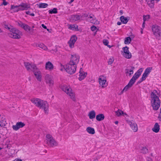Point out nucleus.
<instances>
[{
	"label": "nucleus",
	"instance_id": "f257e3e1",
	"mask_svg": "<svg viewBox=\"0 0 161 161\" xmlns=\"http://www.w3.org/2000/svg\"><path fill=\"white\" fill-rule=\"evenodd\" d=\"M160 95V92L155 90H153L151 93V103L154 110H158L160 106V102L159 97Z\"/></svg>",
	"mask_w": 161,
	"mask_h": 161
},
{
	"label": "nucleus",
	"instance_id": "f03ea898",
	"mask_svg": "<svg viewBox=\"0 0 161 161\" xmlns=\"http://www.w3.org/2000/svg\"><path fill=\"white\" fill-rule=\"evenodd\" d=\"M31 100L36 107L40 108L43 109L45 114H48L49 104L46 101L37 98H32Z\"/></svg>",
	"mask_w": 161,
	"mask_h": 161
},
{
	"label": "nucleus",
	"instance_id": "7ed1b4c3",
	"mask_svg": "<svg viewBox=\"0 0 161 161\" xmlns=\"http://www.w3.org/2000/svg\"><path fill=\"white\" fill-rule=\"evenodd\" d=\"M30 8V4L26 3H22L19 5H11L10 10L14 12H17L19 11L27 10Z\"/></svg>",
	"mask_w": 161,
	"mask_h": 161
},
{
	"label": "nucleus",
	"instance_id": "20e7f679",
	"mask_svg": "<svg viewBox=\"0 0 161 161\" xmlns=\"http://www.w3.org/2000/svg\"><path fill=\"white\" fill-rule=\"evenodd\" d=\"M61 89L70 97L73 101H75V93L69 86L63 85L62 86Z\"/></svg>",
	"mask_w": 161,
	"mask_h": 161
},
{
	"label": "nucleus",
	"instance_id": "39448f33",
	"mask_svg": "<svg viewBox=\"0 0 161 161\" xmlns=\"http://www.w3.org/2000/svg\"><path fill=\"white\" fill-rule=\"evenodd\" d=\"M152 29L154 36L159 40L161 37V27L157 25H154L152 26Z\"/></svg>",
	"mask_w": 161,
	"mask_h": 161
},
{
	"label": "nucleus",
	"instance_id": "423d86ee",
	"mask_svg": "<svg viewBox=\"0 0 161 161\" xmlns=\"http://www.w3.org/2000/svg\"><path fill=\"white\" fill-rule=\"evenodd\" d=\"M9 36L14 39H19L22 35V32L18 29L13 28L9 33Z\"/></svg>",
	"mask_w": 161,
	"mask_h": 161
},
{
	"label": "nucleus",
	"instance_id": "0eeeda50",
	"mask_svg": "<svg viewBox=\"0 0 161 161\" xmlns=\"http://www.w3.org/2000/svg\"><path fill=\"white\" fill-rule=\"evenodd\" d=\"M46 143L50 147L57 146V142L54 139L52 136L50 134H47L46 136Z\"/></svg>",
	"mask_w": 161,
	"mask_h": 161
},
{
	"label": "nucleus",
	"instance_id": "6e6552de",
	"mask_svg": "<svg viewBox=\"0 0 161 161\" xmlns=\"http://www.w3.org/2000/svg\"><path fill=\"white\" fill-rule=\"evenodd\" d=\"M76 67V66L68 63L66 65L65 70L68 73L71 75L75 72Z\"/></svg>",
	"mask_w": 161,
	"mask_h": 161
},
{
	"label": "nucleus",
	"instance_id": "1a4fd4ad",
	"mask_svg": "<svg viewBox=\"0 0 161 161\" xmlns=\"http://www.w3.org/2000/svg\"><path fill=\"white\" fill-rule=\"evenodd\" d=\"M79 59L80 57L78 55L76 54H71L69 63L76 66L79 62Z\"/></svg>",
	"mask_w": 161,
	"mask_h": 161
},
{
	"label": "nucleus",
	"instance_id": "9d476101",
	"mask_svg": "<svg viewBox=\"0 0 161 161\" xmlns=\"http://www.w3.org/2000/svg\"><path fill=\"white\" fill-rule=\"evenodd\" d=\"M24 64L27 70L29 71H35L37 69L36 65L34 64H31L27 62H24Z\"/></svg>",
	"mask_w": 161,
	"mask_h": 161
},
{
	"label": "nucleus",
	"instance_id": "9b49d317",
	"mask_svg": "<svg viewBox=\"0 0 161 161\" xmlns=\"http://www.w3.org/2000/svg\"><path fill=\"white\" fill-rule=\"evenodd\" d=\"M98 81L100 86H101L102 88H104L108 85L106 78L104 76H100L98 78Z\"/></svg>",
	"mask_w": 161,
	"mask_h": 161
},
{
	"label": "nucleus",
	"instance_id": "f8f14e48",
	"mask_svg": "<svg viewBox=\"0 0 161 161\" xmlns=\"http://www.w3.org/2000/svg\"><path fill=\"white\" fill-rule=\"evenodd\" d=\"M45 82L50 87H52L53 86L54 82L52 77L48 75H46L45 77Z\"/></svg>",
	"mask_w": 161,
	"mask_h": 161
},
{
	"label": "nucleus",
	"instance_id": "ddd939ff",
	"mask_svg": "<svg viewBox=\"0 0 161 161\" xmlns=\"http://www.w3.org/2000/svg\"><path fill=\"white\" fill-rule=\"evenodd\" d=\"M18 25L20 27L23 28L25 31L27 32H30V31L33 32V29H31L30 27L27 25L24 24L21 21H19L18 22Z\"/></svg>",
	"mask_w": 161,
	"mask_h": 161
},
{
	"label": "nucleus",
	"instance_id": "4468645a",
	"mask_svg": "<svg viewBox=\"0 0 161 161\" xmlns=\"http://www.w3.org/2000/svg\"><path fill=\"white\" fill-rule=\"evenodd\" d=\"M122 50L123 51V56L127 58H130L132 57V55L131 53L129 51V47L126 46L123 47L122 48Z\"/></svg>",
	"mask_w": 161,
	"mask_h": 161
},
{
	"label": "nucleus",
	"instance_id": "2eb2a0df",
	"mask_svg": "<svg viewBox=\"0 0 161 161\" xmlns=\"http://www.w3.org/2000/svg\"><path fill=\"white\" fill-rule=\"evenodd\" d=\"M86 20L87 21L94 24H97L99 23V22L97 20L95 16L92 14H91L88 16Z\"/></svg>",
	"mask_w": 161,
	"mask_h": 161
},
{
	"label": "nucleus",
	"instance_id": "dca6fc26",
	"mask_svg": "<svg viewBox=\"0 0 161 161\" xmlns=\"http://www.w3.org/2000/svg\"><path fill=\"white\" fill-rule=\"evenodd\" d=\"M135 69V67L134 66H127L125 70V73L126 75L130 76L132 75L133 74V70Z\"/></svg>",
	"mask_w": 161,
	"mask_h": 161
},
{
	"label": "nucleus",
	"instance_id": "f3484780",
	"mask_svg": "<svg viewBox=\"0 0 161 161\" xmlns=\"http://www.w3.org/2000/svg\"><path fill=\"white\" fill-rule=\"evenodd\" d=\"M77 39V37L75 35L72 36L68 42L69 47L72 48L74 47V44Z\"/></svg>",
	"mask_w": 161,
	"mask_h": 161
},
{
	"label": "nucleus",
	"instance_id": "a211bd4d",
	"mask_svg": "<svg viewBox=\"0 0 161 161\" xmlns=\"http://www.w3.org/2000/svg\"><path fill=\"white\" fill-rule=\"evenodd\" d=\"M25 125V124L21 121L17 122L16 125L12 126V128L14 130H17L19 128L24 127Z\"/></svg>",
	"mask_w": 161,
	"mask_h": 161
},
{
	"label": "nucleus",
	"instance_id": "6ab92c4d",
	"mask_svg": "<svg viewBox=\"0 0 161 161\" xmlns=\"http://www.w3.org/2000/svg\"><path fill=\"white\" fill-rule=\"evenodd\" d=\"M135 81L133 80L132 79H131L129 82L128 84L123 89L121 93H122L124 92H126L129 88H131L133 85L134 84Z\"/></svg>",
	"mask_w": 161,
	"mask_h": 161
},
{
	"label": "nucleus",
	"instance_id": "aec40b11",
	"mask_svg": "<svg viewBox=\"0 0 161 161\" xmlns=\"http://www.w3.org/2000/svg\"><path fill=\"white\" fill-rule=\"evenodd\" d=\"M143 70V68H141L139 69L134 74L132 78L133 80L136 82V80L139 78L141 75L142 73Z\"/></svg>",
	"mask_w": 161,
	"mask_h": 161
},
{
	"label": "nucleus",
	"instance_id": "412c9836",
	"mask_svg": "<svg viewBox=\"0 0 161 161\" xmlns=\"http://www.w3.org/2000/svg\"><path fill=\"white\" fill-rule=\"evenodd\" d=\"M127 122L134 132H136L137 131V124L135 122L130 121H127Z\"/></svg>",
	"mask_w": 161,
	"mask_h": 161
},
{
	"label": "nucleus",
	"instance_id": "4be33fe9",
	"mask_svg": "<svg viewBox=\"0 0 161 161\" xmlns=\"http://www.w3.org/2000/svg\"><path fill=\"white\" fill-rule=\"evenodd\" d=\"M79 73V79L80 80H81L84 79L86 76L87 74L86 72H85L83 71L82 68H80Z\"/></svg>",
	"mask_w": 161,
	"mask_h": 161
},
{
	"label": "nucleus",
	"instance_id": "5701e85b",
	"mask_svg": "<svg viewBox=\"0 0 161 161\" xmlns=\"http://www.w3.org/2000/svg\"><path fill=\"white\" fill-rule=\"evenodd\" d=\"M37 70V69L36 71L33 72H34V74L37 80L39 81H40L41 80L42 75L40 72Z\"/></svg>",
	"mask_w": 161,
	"mask_h": 161
},
{
	"label": "nucleus",
	"instance_id": "b1692460",
	"mask_svg": "<svg viewBox=\"0 0 161 161\" xmlns=\"http://www.w3.org/2000/svg\"><path fill=\"white\" fill-rule=\"evenodd\" d=\"M45 69L49 70H52L53 69V65L51 62L48 61L46 63Z\"/></svg>",
	"mask_w": 161,
	"mask_h": 161
},
{
	"label": "nucleus",
	"instance_id": "393cba45",
	"mask_svg": "<svg viewBox=\"0 0 161 161\" xmlns=\"http://www.w3.org/2000/svg\"><path fill=\"white\" fill-rule=\"evenodd\" d=\"M134 37V35H131L130 36L127 37L125 38L124 43L126 44H128L130 43L132 39Z\"/></svg>",
	"mask_w": 161,
	"mask_h": 161
},
{
	"label": "nucleus",
	"instance_id": "a878e982",
	"mask_svg": "<svg viewBox=\"0 0 161 161\" xmlns=\"http://www.w3.org/2000/svg\"><path fill=\"white\" fill-rule=\"evenodd\" d=\"M159 125L158 123H156L154 125V127L152 128V130L153 132L157 133L159 131Z\"/></svg>",
	"mask_w": 161,
	"mask_h": 161
},
{
	"label": "nucleus",
	"instance_id": "bb28decb",
	"mask_svg": "<svg viewBox=\"0 0 161 161\" xmlns=\"http://www.w3.org/2000/svg\"><path fill=\"white\" fill-rule=\"evenodd\" d=\"M96 116V113L94 110H92L90 111L88 114V116L90 119H92L94 118Z\"/></svg>",
	"mask_w": 161,
	"mask_h": 161
},
{
	"label": "nucleus",
	"instance_id": "cd10ccee",
	"mask_svg": "<svg viewBox=\"0 0 161 161\" xmlns=\"http://www.w3.org/2000/svg\"><path fill=\"white\" fill-rule=\"evenodd\" d=\"M36 46L39 47L44 50H47V47L44 44L42 43H40L36 44Z\"/></svg>",
	"mask_w": 161,
	"mask_h": 161
},
{
	"label": "nucleus",
	"instance_id": "c85d7f7f",
	"mask_svg": "<svg viewBox=\"0 0 161 161\" xmlns=\"http://www.w3.org/2000/svg\"><path fill=\"white\" fill-rule=\"evenodd\" d=\"M120 19L121 22L124 24H126L129 20V19L127 17H125L123 16H122L120 17Z\"/></svg>",
	"mask_w": 161,
	"mask_h": 161
},
{
	"label": "nucleus",
	"instance_id": "c756f323",
	"mask_svg": "<svg viewBox=\"0 0 161 161\" xmlns=\"http://www.w3.org/2000/svg\"><path fill=\"white\" fill-rule=\"evenodd\" d=\"M104 116L103 114H99L96 116V119L98 121H100L104 119Z\"/></svg>",
	"mask_w": 161,
	"mask_h": 161
},
{
	"label": "nucleus",
	"instance_id": "7c9ffc66",
	"mask_svg": "<svg viewBox=\"0 0 161 161\" xmlns=\"http://www.w3.org/2000/svg\"><path fill=\"white\" fill-rule=\"evenodd\" d=\"M69 28L72 30H77L78 26L75 25H69Z\"/></svg>",
	"mask_w": 161,
	"mask_h": 161
},
{
	"label": "nucleus",
	"instance_id": "2f4dec72",
	"mask_svg": "<svg viewBox=\"0 0 161 161\" xmlns=\"http://www.w3.org/2000/svg\"><path fill=\"white\" fill-rule=\"evenodd\" d=\"M87 131L89 133L92 134H93L95 133V130L94 128L91 127H88L86 129Z\"/></svg>",
	"mask_w": 161,
	"mask_h": 161
},
{
	"label": "nucleus",
	"instance_id": "473e14b6",
	"mask_svg": "<svg viewBox=\"0 0 161 161\" xmlns=\"http://www.w3.org/2000/svg\"><path fill=\"white\" fill-rule=\"evenodd\" d=\"M115 114L116 115H117L118 116H119L122 114H123V115H127L126 113H124L123 111L120 109H118V111H115Z\"/></svg>",
	"mask_w": 161,
	"mask_h": 161
},
{
	"label": "nucleus",
	"instance_id": "72a5a7b5",
	"mask_svg": "<svg viewBox=\"0 0 161 161\" xmlns=\"http://www.w3.org/2000/svg\"><path fill=\"white\" fill-rule=\"evenodd\" d=\"M71 19L74 21H76L80 19V17L78 15H73L71 16Z\"/></svg>",
	"mask_w": 161,
	"mask_h": 161
},
{
	"label": "nucleus",
	"instance_id": "f704fd0d",
	"mask_svg": "<svg viewBox=\"0 0 161 161\" xmlns=\"http://www.w3.org/2000/svg\"><path fill=\"white\" fill-rule=\"evenodd\" d=\"M152 69V67L147 68L145 70L144 73L148 75Z\"/></svg>",
	"mask_w": 161,
	"mask_h": 161
},
{
	"label": "nucleus",
	"instance_id": "c9c22d12",
	"mask_svg": "<svg viewBox=\"0 0 161 161\" xmlns=\"http://www.w3.org/2000/svg\"><path fill=\"white\" fill-rule=\"evenodd\" d=\"M38 7L40 8H44L47 7L48 6V4L46 3H40L38 5Z\"/></svg>",
	"mask_w": 161,
	"mask_h": 161
},
{
	"label": "nucleus",
	"instance_id": "e433bc0d",
	"mask_svg": "<svg viewBox=\"0 0 161 161\" xmlns=\"http://www.w3.org/2000/svg\"><path fill=\"white\" fill-rule=\"evenodd\" d=\"M49 14H57L58 12L57 9L56 8H54L53 9H51L49 10Z\"/></svg>",
	"mask_w": 161,
	"mask_h": 161
},
{
	"label": "nucleus",
	"instance_id": "4c0bfd02",
	"mask_svg": "<svg viewBox=\"0 0 161 161\" xmlns=\"http://www.w3.org/2000/svg\"><path fill=\"white\" fill-rule=\"evenodd\" d=\"M4 28L9 30L10 32L11 31V30L14 28L13 26L10 25L6 24L4 25Z\"/></svg>",
	"mask_w": 161,
	"mask_h": 161
},
{
	"label": "nucleus",
	"instance_id": "58836bf2",
	"mask_svg": "<svg viewBox=\"0 0 161 161\" xmlns=\"http://www.w3.org/2000/svg\"><path fill=\"white\" fill-rule=\"evenodd\" d=\"M148 152V149L146 147H142L141 149V152L144 154Z\"/></svg>",
	"mask_w": 161,
	"mask_h": 161
},
{
	"label": "nucleus",
	"instance_id": "ea45409f",
	"mask_svg": "<svg viewBox=\"0 0 161 161\" xmlns=\"http://www.w3.org/2000/svg\"><path fill=\"white\" fill-rule=\"evenodd\" d=\"M114 61V58L113 57H111L108 60V65L111 64Z\"/></svg>",
	"mask_w": 161,
	"mask_h": 161
},
{
	"label": "nucleus",
	"instance_id": "a19ab883",
	"mask_svg": "<svg viewBox=\"0 0 161 161\" xmlns=\"http://www.w3.org/2000/svg\"><path fill=\"white\" fill-rule=\"evenodd\" d=\"M147 76V74H145L144 73L142 75V77L140 79L141 81L140 82H141L143 81V80H145Z\"/></svg>",
	"mask_w": 161,
	"mask_h": 161
},
{
	"label": "nucleus",
	"instance_id": "79ce46f5",
	"mask_svg": "<svg viewBox=\"0 0 161 161\" xmlns=\"http://www.w3.org/2000/svg\"><path fill=\"white\" fill-rule=\"evenodd\" d=\"M59 64L60 66V70L61 71L65 70L66 66H65L61 63H60Z\"/></svg>",
	"mask_w": 161,
	"mask_h": 161
},
{
	"label": "nucleus",
	"instance_id": "37998d69",
	"mask_svg": "<svg viewBox=\"0 0 161 161\" xmlns=\"http://www.w3.org/2000/svg\"><path fill=\"white\" fill-rule=\"evenodd\" d=\"M103 43L104 45L106 46H107L109 48L111 47L109 45H108V40L106 39H104L103 41Z\"/></svg>",
	"mask_w": 161,
	"mask_h": 161
},
{
	"label": "nucleus",
	"instance_id": "c03bdc74",
	"mask_svg": "<svg viewBox=\"0 0 161 161\" xmlns=\"http://www.w3.org/2000/svg\"><path fill=\"white\" fill-rule=\"evenodd\" d=\"M150 16L149 15L143 16V20L144 21H146L147 19L149 18Z\"/></svg>",
	"mask_w": 161,
	"mask_h": 161
},
{
	"label": "nucleus",
	"instance_id": "a18cd8bd",
	"mask_svg": "<svg viewBox=\"0 0 161 161\" xmlns=\"http://www.w3.org/2000/svg\"><path fill=\"white\" fill-rule=\"evenodd\" d=\"M97 27L94 25L92 26L91 27V30L92 31H96L97 30Z\"/></svg>",
	"mask_w": 161,
	"mask_h": 161
},
{
	"label": "nucleus",
	"instance_id": "49530a36",
	"mask_svg": "<svg viewBox=\"0 0 161 161\" xmlns=\"http://www.w3.org/2000/svg\"><path fill=\"white\" fill-rule=\"evenodd\" d=\"M148 4L149 6L151 8H153L154 7V4L153 3H149V2H148Z\"/></svg>",
	"mask_w": 161,
	"mask_h": 161
},
{
	"label": "nucleus",
	"instance_id": "de8ad7c7",
	"mask_svg": "<svg viewBox=\"0 0 161 161\" xmlns=\"http://www.w3.org/2000/svg\"><path fill=\"white\" fill-rule=\"evenodd\" d=\"M7 4H8V3L6 2L5 1H3V4L4 5H6Z\"/></svg>",
	"mask_w": 161,
	"mask_h": 161
},
{
	"label": "nucleus",
	"instance_id": "09e8293b",
	"mask_svg": "<svg viewBox=\"0 0 161 161\" xmlns=\"http://www.w3.org/2000/svg\"><path fill=\"white\" fill-rule=\"evenodd\" d=\"M42 27L44 29H46L47 28V26L45 25L44 24H42Z\"/></svg>",
	"mask_w": 161,
	"mask_h": 161
},
{
	"label": "nucleus",
	"instance_id": "8fccbe9b",
	"mask_svg": "<svg viewBox=\"0 0 161 161\" xmlns=\"http://www.w3.org/2000/svg\"><path fill=\"white\" fill-rule=\"evenodd\" d=\"M4 125L3 124L2 121H0V126L2 127Z\"/></svg>",
	"mask_w": 161,
	"mask_h": 161
},
{
	"label": "nucleus",
	"instance_id": "3c124183",
	"mask_svg": "<svg viewBox=\"0 0 161 161\" xmlns=\"http://www.w3.org/2000/svg\"><path fill=\"white\" fill-rule=\"evenodd\" d=\"M89 15H88L87 14H84L83 15V16L86 17H87Z\"/></svg>",
	"mask_w": 161,
	"mask_h": 161
},
{
	"label": "nucleus",
	"instance_id": "603ef678",
	"mask_svg": "<svg viewBox=\"0 0 161 161\" xmlns=\"http://www.w3.org/2000/svg\"><path fill=\"white\" fill-rule=\"evenodd\" d=\"M14 160V161H22V160L19 159H15Z\"/></svg>",
	"mask_w": 161,
	"mask_h": 161
},
{
	"label": "nucleus",
	"instance_id": "864d4df0",
	"mask_svg": "<svg viewBox=\"0 0 161 161\" xmlns=\"http://www.w3.org/2000/svg\"><path fill=\"white\" fill-rule=\"evenodd\" d=\"M154 0H151V1H150V2H149V3H153V4H154Z\"/></svg>",
	"mask_w": 161,
	"mask_h": 161
},
{
	"label": "nucleus",
	"instance_id": "5fc2aeb1",
	"mask_svg": "<svg viewBox=\"0 0 161 161\" xmlns=\"http://www.w3.org/2000/svg\"><path fill=\"white\" fill-rule=\"evenodd\" d=\"M25 13L27 14L30 15V12L29 11H26Z\"/></svg>",
	"mask_w": 161,
	"mask_h": 161
},
{
	"label": "nucleus",
	"instance_id": "6e6d98bb",
	"mask_svg": "<svg viewBox=\"0 0 161 161\" xmlns=\"http://www.w3.org/2000/svg\"><path fill=\"white\" fill-rule=\"evenodd\" d=\"M30 15L32 16H35V14L34 13H32L30 14Z\"/></svg>",
	"mask_w": 161,
	"mask_h": 161
},
{
	"label": "nucleus",
	"instance_id": "4d7b16f0",
	"mask_svg": "<svg viewBox=\"0 0 161 161\" xmlns=\"http://www.w3.org/2000/svg\"><path fill=\"white\" fill-rule=\"evenodd\" d=\"M145 21H144L143 22V24H142V27L143 28H144V27H145Z\"/></svg>",
	"mask_w": 161,
	"mask_h": 161
},
{
	"label": "nucleus",
	"instance_id": "13d9d810",
	"mask_svg": "<svg viewBox=\"0 0 161 161\" xmlns=\"http://www.w3.org/2000/svg\"><path fill=\"white\" fill-rule=\"evenodd\" d=\"M117 24L118 25H121V22H118L117 23Z\"/></svg>",
	"mask_w": 161,
	"mask_h": 161
},
{
	"label": "nucleus",
	"instance_id": "bf43d9fd",
	"mask_svg": "<svg viewBox=\"0 0 161 161\" xmlns=\"http://www.w3.org/2000/svg\"><path fill=\"white\" fill-rule=\"evenodd\" d=\"M74 1V0H70V2H69V3L70 4Z\"/></svg>",
	"mask_w": 161,
	"mask_h": 161
},
{
	"label": "nucleus",
	"instance_id": "052dcab7",
	"mask_svg": "<svg viewBox=\"0 0 161 161\" xmlns=\"http://www.w3.org/2000/svg\"><path fill=\"white\" fill-rule=\"evenodd\" d=\"M118 121H116L115 122V124H118Z\"/></svg>",
	"mask_w": 161,
	"mask_h": 161
},
{
	"label": "nucleus",
	"instance_id": "680f3d73",
	"mask_svg": "<svg viewBox=\"0 0 161 161\" xmlns=\"http://www.w3.org/2000/svg\"><path fill=\"white\" fill-rule=\"evenodd\" d=\"M120 13H121V14H123V11L122 10H120Z\"/></svg>",
	"mask_w": 161,
	"mask_h": 161
},
{
	"label": "nucleus",
	"instance_id": "e2e57ef3",
	"mask_svg": "<svg viewBox=\"0 0 161 161\" xmlns=\"http://www.w3.org/2000/svg\"><path fill=\"white\" fill-rule=\"evenodd\" d=\"M94 161H98V160L97 159H95L94 160Z\"/></svg>",
	"mask_w": 161,
	"mask_h": 161
},
{
	"label": "nucleus",
	"instance_id": "0e129e2a",
	"mask_svg": "<svg viewBox=\"0 0 161 161\" xmlns=\"http://www.w3.org/2000/svg\"><path fill=\"white\" fill-rule=\"evenodd\" d=\"M3 32V31L1 30V29L0 28V33H1Z\"/></svg>",
	"mask_w": 161,
	"mask_h": 161
},
{
	"label": "nucleus",
	"instance_id": "69168bd1",
	"mask_svg": "<svg viewBox=\"0 0 161 161\" xmlns=\"http://www.w3.org/2000/svg\"><path fill=\"white\" fill-rule=\"evenodd\" d=\"M32 28H34V25L32 26Z\"/></svg>",
	"mask_w": 161,
	"mask_h": 161
},
{
	"label": "nucleus",
	"instance_id": "338daca9",
	"mask_svg": "<svg viewBox=\"0 0 161 161\" xmlns=\"http://www.w3.org/2000/svg\"><path fill=\"white\" fill-rule=\"evenodd\" d=\"M3 1H5V0H3Z\"/></svg>",
	"mask_w": 161,
	"mask_h": 161
}]
</instances>
